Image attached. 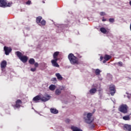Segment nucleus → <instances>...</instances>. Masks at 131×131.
<instances>
[{"instance_id": "nucleus-1", "label": "nucleus", "mask_w": 131, "mask_h": 131, "mask_svg": "<svg viewBox=\"0 0 131 131\" xmlns=\"http://www.w3.org/2000/svg\"><path fill=\"white\" fill-rule=\"evenodd\" d=\"M92 116H93V113H84L83 119L85 122H86V123H92V122H93V120L92 118Z\"/></svg>"}, {"instance_id": "nucleus-2", "label": "nucleus", "mask_w": 131, "mask_h": 131, "mask_svg": "<svg viewBox=\"0 0 131 131\" xmlns=\"http://www.w3.org/2000/svg\"><path fill=\"white\" fill-rule=\"evenodd\" d=\"M68 59L70 63L73 65H74V64H78V58H77L76 56H75L73 54L70 53L68 55Z\"/></svg>"}, {"instance_id": "nucleus-3", "label": "nucleus", "mask_w": 131, "mask_h": 131, "mask_svg": "<svg viewBox=\"0 0 131 131\" xmlns=\"http://www.w3.org/2000/svg\"><path fill=\"white\" fill-rule=\"evenodd\" d=\"M16 55L17 56L18 58L23 62V63H26L28 60V57L25 55H24L22 53L17 51L16 52Z\"/></svg>"}, {"instance_id": "nucleus-4", "label": "nucleus", "mask_w": 131, "mask_h": 131, "mask_svg": "<svg viewBox=\"0 0 131 131\" xmlns=\"http://www.w3.org/2000/svg\"><path fill=\"white\" fill-rule=\"evenodd\" d=\"M59 52H56L53 54V58L54 59L51 60V63L52 64V66H54V67H60V66L57 63V61H58V58L57 57H58V55H59Z\"/></svg>"}, {"instance_id": "nucleus-5", "label": "nucleus", "mask_w": 131, "mask_h": 131, "mask_svg": "<svg viewBox=\"0 0 131 131\" xmlns=\"http://www.w3.org/2000/svg\"><path fill=\"white\" fill-rule=\"evenodd\" d=\"M128 107L126 104H122L119 107V111L120 112H122V113H127V109Z\"/></svg>"}, {"instance_id": "nucleus-6", "label": "nucleus", "mask_w": 131, "mask_h": 131, "mask_svg": "<svg viewBox=\"0 0 131 131\" xmlns=\"http://www.w3.org/2000/svg\"><path fill=\"white\" fill-rule=\"evenodd\" d=\"M64 90V86H60L59 89H57L55 90V94L56 96H59V95H61V93H62V91Z\"/></svg>"}, {"instance_id": "nucleus-7", "label": "nucleus", "mask_w": 131, "mask_h": 131, "mask_svg": "<svg viewBox=\"0 0 131 131\" xmlns=\"http://www.w3.org/2000/svg\"><path fill=\"white\" fill-rule=\"evenodd\" d=\"M51 99V96L46 94L43 97L41 96V101L42 102H47V101H49Z\"/></svg>"}, {"instance_id": "nucleus-8", "label": "nucleus", "mask_w": 131, "mask_h": 131, "mask_svg": "<svg viewBox=\"0 0 131 131\" xmlns=\"http://www.w3.org/2000/svg\"><path fill=\"white\" fill-rule=\"evenodd\" d=\"M4 50L5 52V55H7L8 56L11 52H12V48L10 47H7L5 46L4 48Z\"/></svg>"}, {"instance_id": "nucleus-9", "label": "nucleus", "mask_w": 131, "mask_h": 131, "mask_svg": "<svg viewBox=\"0 0 131 131\" xmlns=\"http://www.w3.org/2000/svg\"><path fill=\"white\" fill-rule=\"evenodd\" d=\"M110 91H111V94L112 96H114L115 94V86L114 85H111L110 86Z\"/></svg>"}, {"instance_id": "nucleus-10", "label": "nucleus", "mask_w": 131, "mask_h": 131, "mask_svg": "<svg viewBox=\"0 0 131 131\" xmlns=\"http://www.w3.org/2000/svg\"><path fill=\"white\" fill-rule=\"evenodd\" d=\"M6 6H7V0H0V7L6 8Z\"/></svg>"}, {"instance_id": "nucleus-11", "label": "nucleus", "mask_w": 131, "mask_h": 131, "mask_svg": "<svg viewBox=\"0 0 131 131\" xmlns=\"http://www.w3.org/2000/svg\"><path fill=\"white\" fill-rule=\"evenodd\" d=\"M40 100H41V96L40 95L36 96L33 99V101H34L35 103H37V102Z\"/></svg>"}, {"instance_id": "nucleus-12", "label": "nucleus", "mask_w": 131, "mask_h": 131, "mask_svg": "<svg viewBox=\"0 0 131 131\" xmlns=\"http://www.w3.org/2000/svg\"><path fill=\"white\" fill-rule=\"evenodd\" d=\"M124 129L126 131H131V125L125 124L124 126Z\"/></svg>"}, {"instance_id": "nucleus-13", "label": "nucleus", "mask_w": 131, "mask_h": 131, "mask_svg": "<svg viewBox=\"0 0 131 131\" xmlns=\"http://www.w3.org/2000/svg\"><path fill=\"white\" fill-rule=\"evenodd\" d=\"M1 67L2 69H4V68H6V67H7V61L6 60L2 61L1 64Z\"/></svg>"}, {"instance_id": "nucleus-14", "label": "nucleus", "mask_w": 131, "mask_h": 131, "mask_svg": "<svg viewBox=\"0 0 131 131\" xmlns=\"http://www.w3.org/2000/svg\"><path fill=\"white\" fill-rule=\"evenodd\" d=\"M21 104H22V101L19 99L17 100L16 102L15 107L16 108H19V107L21 106Z\"/></svg>"}, {"instance_id": "nucleus-15", "label": "nucleus", "mask_w": 131, "mask_h": 131, "mask_svg": "<svg viewBox=\"0 0 131 131\" xmlns=\"http://www.w3.org/2000/svg\"><path fill=\"white\" fill-rule=\"evenodd\" d=\"M55 76L57 77L58 80H63V77H62V75L60 73H56Z\"/></svg>"}, {"instance_id": "nucleus-16", "label": "nucleus", "mask_w": 131, "mask_h": 131, "mask_svg": "<svg viewBox=\"0 0 131 131\" xmlns=\"http://www.w3.org/2000/svg\"><path fill=\"white\" fill-rule=\"evenodd\" d=\"M96 92L97 89L96 88H92L90 90L89 93L91 95H94V94H96Z\"/></svg>"}, {"instance_id": "nucleus-17", "label": "nucleus", "mask_w": 131, "mask_h": 131, "mask_svg": "<svg viewBox=\"0 0 131 131\" xmlns=\"http://www.w3.org/2000/svg\"><path fill=\"white\" fill-rule=\"evenodd\" d=\"M41 20H42V17L41 16H38L36 17V22L38 24H39L41 22Z\"/></svg>"}, {"instance_id": "nucleus-18", "label": "nucleus", "mask_w": 131, "mask_h": 131, "mask_svg": "<svg viewBox=\"0 0 131 131\" xmlns=\"http://www.w3.org/2000/svg\"><path fill=\"white\" fill-rule=\"evenodd\" d=\"M57 88V86H56V85H54V84H51L49 86V90L50 91H55V90H56V88Z\"/></svg>"}, {"instance_id": "nucleus-19", "label": "nucleus", "mask_w": 131, "mask_h": 131, "mask_svg": "<svg viewBox=\"0 0 131 131\" xmlns=\"http://www.w3.org/2000/svg\"><path fill=\"white\" fill-rule=\"evenodd\" d=\"M50 111L51 113H53V114H57L58 113V110H57L56 108H51Z\"/></svg>"}, {"instance_id": "nucleus-20", "label": "nucleus", "mask_w": 131, "mask_h": 131, "mask_svg": "<svg viewBox=\"0 0 131 131\" xmlns=\"http://www.w3.org/2000/svg\"><path fill=\"white\" fill-rule=\"evenodd\" d=\"M71 129L73 131H82V130L75 126H72Z\"/></svg>"}, {"instance_id": "nucleus-21", "label": "nucleus", "mask_w": 131, "mask_h": 131, "mask_svg": "<svg viewBox=\"0 0 131 131\" xmlns=\"http://www.w3.org/2000/svg\"><path fill=\"white\" fill-rule=\"evenodd\" d=\"M111 58V56L108 55H105L104 57V60H106V61H109Z\"/></svg>"}, {"instance_id": "nucleus-22", "label": "nucleus", "mask_w": 131, "mask_h": 131, "mask_svg": "<svg viewBox=\"0 0 131 131\" xmlns=\"http://www.w3.org/2000/svg\"><path fill=\"white\" fill-rule=\"evenodd\" d=\"M40 26H46V24H47V21L45 19H42L40 23Z\"/></svg>"}, {"instance_id": "nucleus-23", "label": "nucleus", "mask_w": 131, "mask_h": 131, "mask_svg": "<svg viewBox=\"0 0 131 131\" xmlns=\"http://www.w3.org/2000/svg\"><path fill=\"white\" fill-rule=\"evenodd\" d=\"M29 63L31 65H33V64H34V63H35V60L33 58H30L29 60Z\"/></svg>"}, {"instance_id": "nucleus-24", "label": "nucleus", "mask_w": 131, "mask_h": 131, "mask_svg": "<svg viewBox=\"0 0 131 131\" xmlns=\"http://www.w3.org/2000/svg\"><path fill=\"white\" fill-rule=\"evenodd\" d=\"M100 30L102 33H106L107 32V30H106L105 28L104 27L101 28L100 29Z\"/></svg>"}, {"instance_id": "nucleus-25", "label": "nucleus", "mask_w": 131, "mask_h": 131, "mask_svg": "<svg viewBox=\"0 0 131 131\" xmlns=\"http://www.w3.org/2000/svg\"><path fill=\"white\" fill-rule=\"evenodd\" d=\"M122 119L124 120H130V118L129 117V116H128V115L125 116L123 117Z\"/></svg>"}, {"instance_id": "nucleus-26", "label": "nucleus", "mask_w": 131, "mask_h": 131, "mask_svg": "<svg viewBox=\"0 0 131 131\" xmlns=\"http://www.w3.org/2000/svg\"><path fill=\"white\" fill-rule=\"evenodd\" d=\"M100 73H101V71L99 69L95 70V74H96V75H100Z\"/></svg>"}, {"instance_id": "nucleus-27", "label": "nucleus", "mask_w": 131, "mask_h": 131, "mask_svg": "<svg viewBox=\"0 0 131 131\" xmlns=\"http://www.w3.org/2000/svg\"><path fill=\"white\" fill-rule=\"evenodd\" d=\"M116 65H118V66H120V67H122L123 63L121 61H119V62H117L115 63Z\"/></svg>"}, {"instance_id": "nucleus-28", "label": "nucleus", "mask_w": 131, "mask_h": 131, "mask_svg": "<svg viewBox=\"0 0 131 131\" xmlns=\"http://www.w3.org/2000/svg\"><path fill=\"white\" fill-rule=\"evenodd\" d=\"M12 2H9L8 3H7V2H6V5L5 6V8L6 7H11V5H12Z\"/></svg>"}, {"instance_id": "nucleus-29", "label": "nucleus", "mask_w": 131, "mask_h": 131, "mask_svg": "<svg viewBox=\"0 0 131 131\" xmlns=\"http://www.w3.org/2000/svg\"><path fill=\"white\" fill-rule=\"evenodd\" d=\"M100 16H106V13L104 12H100Z\"/></svg>"}, {"instance_id": "nucleus-30", "label": "nucleus", "mask_w": 131, "mask_h": 131, "mask_svg": "<svg viewBox=\"0 0 131 131\" xmlns=\"http://www.w3.org/2000/svg\"><path fill=\"white\" fill-rule=\"evenodd\" d=\"M51 81H54L55 82H57V78H52Z\"/></svg>"}, {"instance_id": "nucleus-31", "label": "nucleus", "mask_w": 131, "mask_h": 131, "mask_svg": "<svg viewBox=\"0 0 131 131\" xmlns=\"http://www.w3.org/2000/svg\"><path fill=\"white\" fill-rule=\"evenodd\" d=\"M114 18H110L109 19V22H110L111 23H114Z\"/></svg>"}, {"instance_id": "nucleus-32", "label": "nucleus", "mask_w": 131, "mask_h": 131, "mask_svg": "<svg viewBox=\"0 0 131 131\" xmlns=\"http://www.w3.org/2000/svg\"><path fill=\"white\" fill-rule=\"evenodd\" d=\"M36 70V68L31 69V71H32V72H34V71H35Z\"/></svg>"}, {"instance_id": "nucleus-33", "label": "nucleus", "mask_w": 131, "mask_h": 131, "mask_svg": "<svg viewBox=\"0 0 131 131\" xmlns=\"http://www.w3.org/2000/svg\"><path fill=\"white\" fill-rule=\"evenodd\" d=\"M102 21V22H105V21H107V19L104 18V17H103Z\"/></svg>"}, {"instance_id": "nucleus-34", "label": "nucleus", "mask_w": 131, "mask_h": 131, "mask_svg": "<svg viewBox=\"0 0 131 131\" xmlns=\"http://www.w3.org/2000/svg\"><path fill=\"white\" fill-rule=\"evenodd\" d=\"M31 4V1H28V2H26L27 5H30Z\"/></svg>"}, {"instance_id": "nucleus-35", "label": "nucleus", "mask_w": 131, "mask_h": 131, "mask_svg": "<svg viewBox=\"0 0 131 131\" xmlns=\"http://www.w3.org/2000/svg\"><path fill=\"white\" fill-rule=\"evenodd\" d=\"M34 66H35V67H38V63H37V62H36V63H34Z\"/></svg>"}, {"instance_id": "nucleus-36", "label": "nucleus", "mask_w": 131, "mask_h": 131, "mask_svg": "<svg viewBox=\"0 0 131 131\" xmlns=\"http://www.w3.org/2000/svg\"><path fill=\"white\" fill-rule=\"evenodd\" d=\"M100 59V61H102V60H103V57L101 56Z\"/></svg>"}, {"instance_id": "nucleus-37", "label": "nucleus", "mask_w": 131, "mask_h": 131, "mask_svg": "<svg viewBox=\"0 0 131 131\" xmlns=\"http://www.w3.org/2000/svg\"><path fill=\"white\" fill-rule=\"evenodd\" d=\"M106 61H107V60H106L105 59L103 61V63H105Z\"/></svg>"}, {"instance_id": "nucleus-38", "label": "nucleus", "mask_w": 131, "mask_h": 131, "mask_svg": "<svg viewBox=\"0 0 131 131\" xmlns=\"http://www.w3.org/2000/svg\"><path fill=\"white\" fill-rule=\"evenodd\" d=\"M43 4H45V2L43 1Z\"/></svg>"}, {"instance_id": "nucleus-39", "label": "nucleus", "mask_w": 131, "mask_h": 131, "mask_svg": "<svg viewBox=\"0 0 131 131\" xmlns=\"http://www.w3.org/2000/svg\"><path fill=\"white\" fill-rule=\"evenodd\" d=\"M79 58H81V56H80Z\"/></svg>"}, {"instance_id": "nucleus-40", "label": "nucleus", "mask_w": 131, "mask_h": 131, "mask_svg": "<svg viewBox=\"0 0 131 131\" xmlns=\"http://www.w3.org/2000/svg\"><path fill=\"white\" fill-rule=\"evenodd\" d=\"M127 98H129V97L127 96Z\"/></svg>"}]
</instances>
